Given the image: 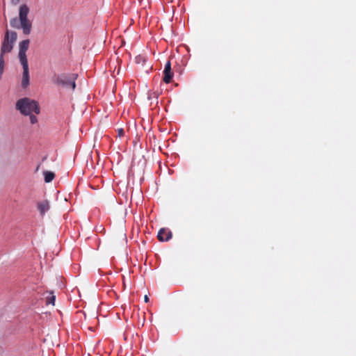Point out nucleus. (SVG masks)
Listing matches in <instances>:
<instances>
[{
	"mask_svg": "<svg viewBox=\"0 0 356 356\" xmlns=\"http://www.w3.org/2000/svg\"><path fill=\"white\" fill-rule=\"evenodd\" d=\"M29 13V7L26 4H22L19 8V17H15L10 20V26L15 29H22L25 35H30L33 25L28 17Z\"/></svg>",
	"mask_w": 356,
	"mask_h": 356,
	"instance_id": "1",
	"label": "nucleus"
},
{
	"mask_svg": "<svg viewBox=\"0 0 356 356\" xmlns=\"http://www.w3.org/2000/svg\"><path fill=\"white\" fill-rule=\"evenodd\" d=\"M15 107L24 115H28L33 113L39 114L40 112L38 103L28 97H24L17 100Z\"/></svg>",
	"mask_w": 356,
	"mask_h": 356,
	"instance_id": "2",
	"label": "nucleus"
},
{
	"mask_svg": "<svg viewBox=\"0 0 356 356\" xmlns=\"http://www.w3.org/2000/svg\"><path fill=\"white\" fill-rule=\"evenodd\" d=\"M17 40V33L15 31H10L6 29L1 46L0 55L4 56L5 54L10 53Z\"/></svg>",
	"mask_w": 356,
	"mask_h": 356,
	"instance_id": "3",
	"label": "nucleus"
},
{
	"mask_svg": "<svg viewBox=\"0 0 356 356\" xmlns=\"http://www.w3.org/2000/svg\"><path fill=\"white\" fill-rule=\"evenodd\" d=\"M78 77L76 74H61L55 75L52 78L53 82L58 86H62L67 88H71L74 90L76 88V80Z\"/></svg>",
	"mask_w": 356,
	"mask_h": 356,
	"instance_id": "4",
	"label": "nucleus"
},
{
	"mask_svg": "<svg viewBox=\"0 0 356 356\" xmlns=\"http://www.w3.org/2000/svg\"><path fill=\"white\" fill-rule=\"evenodd\" d=\"M29 44L30 40L29 39L23 40L19 42L18 58L21 64L28 63L26 53L29 47Z\"/></svg>",
	"mask_w": 356,
	"mask_h": 356,
	"instance_id": "5",
	"label": "nucleus"
},
{
	"mask_svg": "<svg viewBox=\"0 0 356 356\" xmlns=\"http://www.w3.org/2000/svg\"><path fill=\"white\" fill-rule=\"evenodd\" d=\"M23 68L22 78V87L26 88L29 85V70L28 63L21 64Z\"/></svg>",
	"mask_w": 356,
	"mask_h": 356,
	"instance_id": "6",
	"label": "nucleus"
},
{
	"mask_svg": "<svg viewBox=\"0 0 356 356\" xmlns=\"http://www.w3.org/2000/svg\"><path fill=\"white\" fill-rule=\"evenodd\" d=\"M163 74H164L163 81L165 83H169L172 81V79L174 75V73L171 69V63L170 60L167 61L165 65Z\"/></svg>",
	"mask_w": 356,
	"mask_h": 356,
	"instance_id": "7",
	"label": "nucleus"
},
{
	"mask_svg": "<svg viewBox=\"0 0 356 356\" xmlns=\"http://www.w3.org/2000/svg\"><path fill=\"white\" fill-rule=\"evenodd\" d=\"M172 232L165 228H161L159 232L157 237L160 241H168L172 238Z\"/></svg>",
	"mask_w": 356,
	"mask_h": 356,
	"instance_id": "8",
	"label": "nucleus"
},
{
	"mask_svg": "<svg viewBox=\"0 0 356 356\" xmlns=\"http://www.w3.org/2000/svg\"><path fill=\"white\" fill-rule=\"evenodd\" d=\"M38 208L42 215H44L45 212L49 211L50 206L49 202L47 200H44L42 202H38Z\"/></svg>",
	"mask_w": 356,
	"mask_h": 356,
	"instance_id": "9",
	"label": "nucleus"
},
{
	"mask_svg": "<svg viewBox=\"0 0 356 356\" xmlns=\"http://www.w3.org/2000/svg\"><path fill=\"white\" fill-rule=\"evenodd\" d=\"M44 179L46 183L51 182L55 177V174L51 171H44Z\"/></svg>",
	"mask_w": 356,
	"mask_h": 356,
	"instance_id": "10",
	"label": "nucleus"
},
{
	"mask_svg": "<svg viewBox=\"0 0 356 356\" xmlns=\"http://www.w3.org/2000/svg\"><path fill=\"white\" fill-rule=\"evenodd\" d=\"M4 70V56L0 55V80L1 79L2 74Z\"/></svg>",
	"mask_w": 356,
	"mask_h": 356,
	"instance_id": "11",
	"label": "nucleus"
},
{
	"mask_svg": "<svg viewBox=\"0 0 356 356\" xmlns=\"http://www.w3.org/2000/svg\"><path fill=\"white\" fill-rule=\"evenodd\" d=\"M47 303L54 305L56 296L53 295V292H50V296L47 297Z\"/></svg>",
	"mask_w": 356,
	"mask_h": 356,
	"instance_id": "12",
	"label": "nucleus"
},
{
	"mask_svg": "<svg viewBox=\"0 0 356 356\" xmlns=\"http://www.w3.org/2000/svg\"><path fill=\"white\" fill-rule=\"evenodd\" d=\"M29 115L30 122L31 124H35L38 122V118L35 115L31 113Z\"/></svg>",
	"mask_w": 356,
	"mask_h": 356,
	"instance_id": "13",
	"label": "nucleus"
},
{
	"mask_svg": "<svg viewBox=\"0 0 356 356\" xmlns=\"http://www.w3.org/2000/svg\"><path fill=\"white\" fill-rule=\"evenodd\" d=\"M136 61L137 63H145V59L144 57L141 56H136Z\"/></svg>",
	"mask_w": 356,
	"mask_h": 356,
	"instance_id": "14",
	"label": "nucleus"
},
{
	"mask_svg": "<svg viewBox=\"0 0 356 356\" xmlns=\"http://www.w3.org/2000/svg\"><path fill=\"white\" fill-rule=\"evenodd\" d=\"M118 134L120 137L122 136L124 134V129L122 128L118 129Z\"/></svg>",
	"mask_w": 356,
	"mask_h": 356,
	"instance_id": "15",
	"label": "nucleus"
},
{
	"mask_svg": "<svg viewBox=\"0 0 356 356\" xmlns=\"http://www.w3.org/2000/svg\"><path fill=\"white\" fill-rule=\"evenodd\" d=\"M21 1L22 0H10V3L13 5L16 6V5L19 4Z\"/></svg>",
	"mask_w": 356,
	"mask_h": 356,
	"instance_id": "16",
	"label": "nucleus"
},
{
	"mask_svg": "<svg viewBox=\"0 0 356 356\" xmlns=\"http://www.w3.org/2000/svg\"><path fill=\"white\" fill-rule=\"evenodd\" d=\"M144 300L145 302H148L149 301V298L147 295L145 296Z\"/></svg>",
	"mask_w": 356,
	"mask_h": 356,
	"instance_id": "17",
	"label": "nucleus"
},
{
	"mask_svg": "<svg viewBox=\"0 0 356 356\" xmlns=\"http://www.w3.org/2000/svg\"><path fill=\"white\" fill-rule=\"evenodd\" d=\"M47 158V156H44L42 159V161H44Z\"/></svg>",
	"mask_w": 356,
	"mask_h": 356,
	"instance_id": "18",
	"label": "nucleus"
},
{
	"mask_svg": "<svg viewBox=\"0 0 356 356\" xmlns=\"http://www.w3.org/2000/svg\"><path fill=\"white\" fill-rule=\"evenodd\" d=\"M40 167V164H39V165L37 166V168H36V169H35V171H38V170H39Z\"/></svg>",
	"mask_w": 356,
	"mask_h": 356,
	"instance_id": "19",
	"label": "nucleus"
}]
</instances>
